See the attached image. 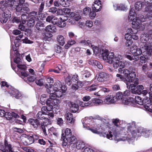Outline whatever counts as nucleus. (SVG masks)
Listing matches in <instances>:
<instances>
[{
    "label": "nucleus",
    "mask_w": 152,
    "mask_h": 152,
    "mask_svg": "<svg viewBox=\"0 0 152 152\" xmlns=\"http://www.w3.org/2000/svg\"><path fill=\"white\" fill-rule=\"evenodd\" d=\"M36 20L32 19V18H30L28 21L27 25L29 27H33L35 24V22Z\"/></svg>",
    "instance_id": "79ce46f5"
},
{
    "label": "nucleus",
    "mask_w": 152,
    "mask_h": 152,
    "mask_svg": "<svg viewBox=\"0 0 152 152\" xmlns=\"http://www.w3.org/2000/svg\"><path fill=\"white\" fill-rule=\"evenodd\" d=\"M144 107L145 110L151 112H152V98L149 99H144Z\"/></svg>",
    "instance_id": "4468645a"
},
{
    "label": "nucleus",
    "mask_w": 152,
    "mask_h": 152,
    "mask_svg": "<svg viewBox=\"0 0 152 152\" xmlns=\"http://www.w3.org/2000/svg\"><path fill=\"white\" fill-rule=\"evenodd\" d=\"M86 25L87 27L91 28L93 26V23L91 21H87L86 22Z\"/></svg>",
    "instance_id": "338daca9"
},
{
    "label": "nucleus",
    "mask_w": 152,
    "mask_h": 152,
    "mask_svg": "<svg viewBox=\"0 0 152 152\" xmlns=\"http://www.w3.org/2000/svg\"><path fill=\"white\" fill-rule=\"evenodd\" d=\"M103 134L104 135V136H105L107 138L110 140L113 139V137L114 138L115 140H117L118 141H125L126 140H127L128 141V139L129 138V136L128 135L124 137L123 139L122 138H119L117 139V137L118 136L117 134L115 132H114L113 133H112L111 132H110L108 133H107V134H106L104 133H103Z\"/></svg>",
    "instance_id": "9d476101"
},
{
    "label": "nucleus",
    "mask_w": 152,
    "mask_h": 152,
    "mask_svg": "<svg viewBox=\"0 0 152 152\" xmlns=\"http://www.w3.org/2000/svg\"><path fill=\"white\" fill-rule=\"evenodd\" d=\"M25 0H10L7 2V6L16 9V13L19 15V13L25 14L28 10V7H23Z\"/></svg>",
    "instance_id": "423d86ee"
},
{
    "label": "nucleus",
    "mask_w": 152,
    "mask_h": 152,
    "mask_svg": "<svg viewBox=\"0 0 152 152\" xmlns=\"http://www.w3.org/2000/svg\"><path fill=\"white\" fill-rule=\"evenodd\" d=\"M130 51L134 56H138L141 55L143 52L141 48H138L137 46L133 45L130 48Z\"/></svg>",
    "instance_id": "f8f14e48"
},
{
    "label": "nucleus",
    "mask_w": 152,
    "mask_h": 152,
    "mask_svg": "<svg viewBox=\"0 0 152 152\" xmlns=\"http://www.w3.org/2000/svg\"><path fill=\"white\" fill-rule=\"evenodd\" d=\"M91 10V8L89 7H86L83 9V13L84 14L87 15L89 14Z\"/></svg>",
    "instance_id": "5fc2aeb1"
},
{
    "label": "nucleus",
    "mask_w": 152,
    "mask_h": 152,
    "mask_svg": "<svg viewBox=\"0 0 152 152\" xmlns=\"http://www.w3.org/2000/svg\"><path fill=\"white\" fill-rule=\"evenodd\" d=\"M92 10L95 12L100 11L102 8L101 1L99 0L95 1L92 5Z\"/></svg>",
    "instance_id": "f3484780"
},
{
    "label": "nucleus",
    "mask_w": 152,
    "mask_h": 152,
    "mask_svg": "<svg viewBox=\"0 0 152 152\" xmlns=\"http://www.w3.org/2000/svg\"><path fill=\"white\" fill-rule=\"evenodd\" d=\"M113 7L115 10H118L126 11L127 10V7L125 5L123 4H113Z\"/></svg>",
    "instance_id": "b1692460"
},
{
    "label": "nucleus",
    "mask_w": 152,
    "mask_h": 152,
    "mask_svg": "<svg viewBox=\"0 0 152 152\" xmlns=\"http://www.w3.org/2000/svg\"><path fill=\"white\" fill-rule=\"evenodd\" d=\"M68 105L70 110L74 113H75L78 110L79 106L74 103L69 102L68 103Z\"/></svg>",
    "instance_id": "bb28decb"
},
{
    "label": "nucleus",
    "mask_w": 152,
    "mask_h": 152,
    "mask_svg": "<svg viewBox=\"0 0 152 152\" xmlns=\"http://www.w3.org/2000/svg\"><path fill=\"white\" fill-rule=\"evenodd\" d=\"M141 94H142L144 96H145L146 95H148L149 96V99L148 98L147 99H151L152 98V93L151 92H149L148 93V92L146 90H144L142 91V92H141Z\"/></svg>",
    "instance_id": "37998d69"
},
{
    "label": "nucleus",
    "mask_w": 152,
    "mask_h": 152,
    "mask_svg": "<svg viewBox=\"0 0 152 152\" xmlns=\"http://www.w3.org/2000/svg\"><path fill=\"white\" fill-rule=\"evenodd\" d=\"M51 110L50 109V108L49 109H48L46 107L43 106L41 108V112H42L44 113H45V114L46 115V114H47L48 111H50Z\"/></svg>",
    "instance_id": "4d7b16f0"
},
{
    "label": "nucleus",
    "mask_w": 152,
    "mask_h": 152,
    "mask_svg": "<svg viewBox=\"0 0 152 152\" xmlns=\"http://www.w3.org/2000/svg\"><path fill=\"white\" fill-rule=\"evenodd\" d=\"M83 126L84 128L90 130L94 133L99 134L101 137L104 136V135L102 133L103 131V129H104L102 127L101 124H95L93 128H91L88 126H86L84 124L83 125Z\"/></svg>",
    "instance_id": "6e6552de"
},
{
    "label": "nucleus",
    "mask_w": 152,
    "mask_h": 152,
    "mask_svg": "<svg viewBox=\"0 0 152 152\" xmlns=\"http://www.w3.org/2000/svg\"><path fill=\"white\" fill-rule=\"evenodd\" d=\"M134 126L133 125H132ZM142 128H140L137 130L134 126L129 127L128 129L127 133L129 136L128 139V142L131 143L134 142V137L137 135H139V133H143L144 136L146 137H152V133L151 131H147L145 132H143L142 131Z\"/></svg>",
    "instance_id": "20e7f679"
},
{
    "label": "nucleus",
    "mask_w": 152,
    "mask_h": 152,
    "mask_svg": "<svg viewBox=\"0 0 152 152\" xmlns=\"http://www.w3.org/2000/svg\"><path fill=\"white\" fill-rule=\"evenodd\" d=\"M49 32H46L43 33V36H44V38L45 39H47L48 38H50L52 37V34Z\"/></svg>",
    "instance_id": "09e8293b"
},
{
    "label": "nucleus",
    "mask_w": 152,
    "mask_h": 152,
    "mask_svg": "<svg viewBox=\"0 0 152 152\" xmlns=\"http://www.w3.org/2000/svg\"><path fill=\"white\" fill-rule=\"evenodd\" d=\"M134 79H138V83L137 84L134 85V86L133 87L134 88H128L129 89H131L132 91V92L133 93H137L139 94V93H141V91L144 89V87L143 85H140L136 87L137 85L139 84V79L138 78H134Z\"/></svg>",
    "instance_id": "ddd939ff"
},
{
    "label": "nucleus",
    "mask_w": 152,
    "mask_h": 152,
    "mask_svg": "<svg viewBox=\"0 0 152 152\" xmlns=\"http://www.w3.org/2000/svg\"><path fill=\"white\" fill-rule=\"evenodd\" d=\"M23 150L27 152H34V151L32 149L28 147L23 148Z\"/></svg>",
    "instance_id": "774afa93"
},
{
    "label": "nucleus",
    "mask_w": 152,
    "mask_h": 152,
    "mask_svg": "<svg viewBox=\"0 0 152 152\" xmlns=\"http://www.w3.org/2000/svg\"><path fill=\"white\" fill-rule=\"evenodd\" d=\"M10 94L17 99L20 98L22 97V94L18 90L13 88L10 91Z\"/></svg>",
    "instance_id": "4be33fe9"
},
{
    "label": "nucleus",
    "mask_w": 152,
    "mask_h": 152,
    "mask_svg": "<svg viewBox=\"0 0 152 152\" xmlns=\"http://www.w3.org/2000/svg\"><path fill=\"white\" fill-rule=\"evenodd\" d=\"M123 68L120 67L118 71L119 73H123L126 78L119 74H117L116 77L120 80L125 82L127 88H134V86L138 83V79H134L136 77L135 69L132 67H130L129 69H123L122 68Z\"/></svg>",
    "instance_id": "f257e3e1"
},
{
    "label": "nucleus",
    "mask_w": 152,
    "mask_h": 152,
    "mask_svg": "<svg viewBox=\"0 0 152 152\" xmlns=\"http://www.w3.org/2000/svg\"><path fill=\"white\" fill-rule=\"evenodd\" d=\"M17 55L18 57L19 56L20 54L19 53H18V54H17ZM14 62L15 63H16L17 64V65L21 64V63H22L21 60L20 59V58L18 57L17 58H16L14 59Z\"/></svg>",
    "instance_id": "de8ad7c7"
},
{
    "label": "nucleus",
    "mask_w": 152,
    "mask_h": 152,
    "mask_svg": "<svg viewBox=\"0 0 152 152\" xmlns=\"http://www.w3.org/2000/svg\"><path fill=\"white\" fill-rule=\"evenodd\" d=\"M136 14L133 9H130L129 12V16H128V18L129 20H132L133 19V17L135 16Z\"/></svg>",
    "instance_id": "4c0bfd02"
},
{
    "label": "nucleus",
    "mask_w": 152,
    "mask_h": 152,
    "mask_svg": "<svg viewBox=\"0 0 152 152\" xmlns=\"http://www.w3.org/2000/svg\"><path fill=\"white\" fill-rule=\"evenodd\" d=\"M72 133L70 129L67 128L65 129L62 130L61 139L63 140L64 138H66L72 135Z\"/></svg>",
    "instance_id": "aec40b11"
},
{
    "label": "nucleus",
    "mask_w": 152,
    "mask_h": 152,
    "mask_svg": "<svg viewBox=\"0 0 152 152\" xmlns=\"http://www.w3.org/2000/svg\"><path fill=\"white\" fill-rule=\"evenodd\" d=\"M63 86H66L65 85H62L61 82L60 81H57L55 83L54 86H52V87L53 88H54V91H56L58 89L61 90Z\"/></svg>",
    "instance_id": "cd10ccee"
},
{
    "label": "nucleus",
    "mask_w": 152,
    "mask_h": 152,
    "mask_svg": "<svg viewBox=\"0 0 152 152\" xmlns=\"http://www.w3.org/2000/svg\"><path fill=\"white\" fill-rule=\"evenodd\" d=\"M63 13L72 16L74 14L73 12H71L69 8H64L63 9Z\"/></svg>",
    "instance_id": "58836bf2"
},
{
    "label": "nucleus",
    "mask_w": 152,
    "mask_h": 152,
    "mask_svg": "<svg viewBox=\"0 0 152 152\" xmlns=\"http://www.w3.org/2000/svg\"><path fill=\"white\" fill-rule=\"evenodd\" d=\"M132 98H130L129 99H124L122 100V103L125 105H128L131 102H132Z\"/></svg>",
    "instance_id": "8fccbe9b"
},
{
    "label": "nucleus",
    "mask_w": 152,
    "mask_h": 152,
    "mask_svg": "<svg viewBox=\"0 0 152 152\" xmlns=\"http://www.w3.org/2000/svg\"><path fill=\"white\" fill-rule=\"evenodd\" d=\"M57 123L58 125L61 126L63 125L64 124V120L61 118H58L57 119Z\"/></svg>",
    "instance_id": "603ef678"
},
{
    "label": "nucleus",
    "mask_w": 152,
    "mask_h": 152,
    "mask_svg": "<svg viewBox=\"0 0 152 152\" xmlns=\"http://www.w3.org/2000/svg\"><path fill=\"white\" fill-rule=\"evenodd\" d=\"M28 18V17L25 14H22L21 18L20 19V22H22L23 24H25Z\"/></svg>",
    "instance_id": "c03bdc74"
},
{
    "label": "nucleus",
    "mask_w": 152,
    "mask_h": 152,
    "mask_svg": "<svg viewBox=\"0 0 152 152\" xmlns=\"http://www.w3.org/2000/svg\"><path fill=\"white\" fill-rule=\"evenodd\" d=\"M65 117L68 123H73L74 122V121L73 119L72 115L71 113H67L65 115Z\"/></svg>",
    "instance_id": "7c9ffc66"
},
{
    "label": "nucleus",
    "mask_w": 152,
    "mask_h": 152,
    "mask_svg": "<svg viewBox=\"0 0 152 152\" xmlns=\"http://www.w3.org/2000/svg\"><path fill=\"white\" fill-rule=\"evenodd\" d=\"M22 141L24 145H29L33 142V139L31 136H27L23 137Z\"/></svg>",
    "instance_id": "412c9836"
},
{
    "label": "nucleus",
    "mask_w": 152,
    "mask_h": 152,
    "mask_svg": "<svg viewBox=\"0 0 152 152\" xmlns=\"http://www.w3.org/2000/svg\"><path fill=\"white\" fill-rule=\"evenodd\" d=\"M152 8V7L149 6L145 8V11L146 12L149 11L146 14V16L144 18L143 15H140L138 17H136L133 18L132 21V27L134 29L140 30H142L144 29V26L141 23V22L146 21L147 18L152 17V10L151 9Z\"/></svg>",
    "instance_id": "7ed1b4c3"
},
{
    "label": "nucleus",
    "mask_w": 152,
    "mask_h": 152,
    "mask_svg": "<svg viewBox=\"0 0 152 152\" xmlns=\"http://www.w3.org/2000/svg\"><path fill=\"white\" fill-rule=\"evenodd\" d=\"M117 99L113 95L107 96L104 100V104H110L116 102Z\"/></svg>",
    "instance_id": "2eb2a0df"
},
{
    "label": "nucleus",
    "mask_w": 152,
    "mask_h": 152,
    "mask_svg": "<svg viewBox=\"0 0 152 152\" xmlns=\"http://www.w3.org/2000/svg\"><path fill=\"white\" fill-rule=\"evenodd\" d=\"M44 123H45V122H44L43 123H41L40 125H41V126L42 128V130L43 132L44 135H47V134L46 132V131L45 129V125L44 124Z\"/></svg>",
    "instance_id": "0e129e2a"
},
{
    "label": "nucleus",
    "mask_w": 152,
    "mask_h": 152,
    "mask_svg": "<svg viewBox=\"0 0 152 152\" xmlns=\"http://www.w3.org/2000/svg\"><path fill=\"white\" fill-rule=\"evenodd\" d=\"M95 12L94 11H90L88 15L91 19H94L96 15Z\"/></svg>",
    "instance_id": "e2e57ef3"
},
{
    "label": "nucleus",
    "mask_w": 152,
    "mask_h": 152,
    "mask_svg": "<svg viewBox=\"0 0 152 152\" xmlns=\"http://www.w3.org/2000/svg\"><path fill=\"white\" fill-rule=\"evenodd\" d=\"M11 17V14L9 11H6L2 14V16L0 18V21L2 23H6Z\"/></svg>",
    "instance_id": "dca6fc26"
},
{
    "label": "nucleus",
    "mask_w": 152,
    "mask_h": 152,
    "mask_svg": "<svg viewBox=\"0 0 152 152\" xmlns=\"http://www.w3.org/2000/svg\"><path fill=\"white\" fill-rule=\"evenodd\" d=\"M54 29H55L53 26L48 25L45 28L46 32L52 33L55 31Z\"/></svg>",
    "instance_id": "72a5a7b5"
},
{
    "label": "nucleus",
    "mask_w": 152,
    "mask_h": 152,
    "mask_svg": "<svg viewBox=\"0 0 152 152\" xmlns=\"http://www.w3.org/2000/svg\"><path fill=\"white\" fill-rule=\"evenodd\" d=\"M82 74L83 75V77H88L90 75L89 72L87 71H84L82 72Z\"/></svg>",
    "instance_id": "bf43d9fd"
},
{
    "label": "nucleus",
    "mask_w": 152,
    "mask_h": 152,
    "mask_svg": "<svg viewBox=\"0 0 152 152\" xmlns=\"http://www.w3.org/2000/svg\"><path fill=\"white\" fill-rule=\"evenodd\" d=\"M149 39V37L147 33H142L141 35V41L143 43L140 45L144 55L150 56L152 54V42H147Z\"/></svg>",
    "instance_id": "39448f33"
},
{
    "label": "nucleus",
    "mask_w": 152,
    "mask_h": 152,
    "mask_svg": "<svg viewBox=\"0 0 152 152\" xmlns=\"http://www.w3.org/2000/svg\"><path fill=\"white\" fill-rule=\"evenodd\" d=\"M148 2V0H145L143 2L141 1L137 2L135 5V9L137 11L141 10L144 5H148L149 4H150Z\"/></svg>",
    "instance_id": "6ab92c4d"
},
{
    "label": "nucleus",
    "mask_w": 152,
    "mask_h": 152,
    "mask_svg": "<svg viewBox=\"0 0 152 152\" xmlns=\"http://www.w3.org/2000/svg\"><path fill=\"white\" fill-rule=\"evenodd\" d=\"M76 43L75 41L73 40H69L67 43L66 44L65 46V48L66 49H68L69 47H70L71 46L73 45L74 44H75Z\"/></svg>",
    "instance_id": "e433bc0d"
},
{
    "label": "nucleus",
    "mask_w": 152,
    "mask_h": 152,
    "mask_svg": "<svg viewBox=\"0 0 152 152\" xmlns=\"http://www.w3.org/2000/svg\"><path fill=\"white\" fill-rule=\"evenodd\" d=\"M12 112L6 113L5 117L8 120H10L12 118Z\"/></svg>",
    "instance_id": "13d9d810"
},
{
    "label": "nucleus",
    "mask_w": 152,
    "mask_h": 152,
    "mask_svg": "<svg viewBox=\"0 0 152 152\" xmlns=\"http://www.w3.org/2000/svg\"><path fill=\"white\" fill-rule=\"evenodd\" d=\"M97 85L96 84H92L91 86L86 87V90L89 91H94L96 90L97 88Z\"/></svg>",
    "instance_id": "f704fd0d"
},
{
    "label": "nucleus",
    "mask_w": 152,
    "mask_h": 152,
    "mask_svg": "<svg viewBox=\"0 0 152 152\" xmlns=\"http://www.w3.org/2000/svg\"><path fill=\"white\" fill-rule=\"evenodd\" d=\"M36 27L38 30H40L44 26L43 23L41 22H37L36 25Z\"/></svg>",
    "instance_id": "49530a36"
},
{
    "label": "nucleus",
    "mask_w": 152,
    "mask_h": 152,
    "mask_svg": "<svg viewBox=\"0 0 152 152\" xmlns=\"http://www.w3.org/2000/svg\"><path fill=\"white\" fill-rule=\"evenodd\" d=\"M133 43V41L132 39L126 40L125 45L126 47H129Z\"/></svg>",
    "instance_id": "052dcab7"
},
{
    "label": "nucleus",
    "mask_w": 152,
    "mask_h": 152,
    "mask_svg": "<svg viewBox=\"0 0 152 152\" xmlns=\"http://www.w3.org/2000/svg\"><path fill=\"white\" fill-rule=\"evenodd\" d=\"M29 121L33 127L35 129H37L40 124V121L37 119H30Z\"/></svg>",
    "instance_id": "393cba45"
},
{
    "label": "nucleus",
    "mask_w": 152,
    "mask_h": 152,
    "mask_svg": "<svg viewBox=\"0 0 152 152\" xmlns=\"http://www.w3.org/2000/svg\"><path fill=\"white\" fill-rule=\"evenodd\" d=\"M102 58L106 62L113 64V67L116 69L120 67L124 68L125 66L126 61L123 60V56L118 55L114 57V54L112 52H104L102 54Z\"/></svg>",
    "instance_id": "f03ea898"
},
{
    "label": "nucleus",
    "mask_w": 152,
    "mask_h": 152,
    "mask_svg": "<svg viewBox=\"0 0 152 152\" xmlns=\"http://www.w3.org/2000/svg\"><path fill=\"white\" fill-rule=\"evenodd\" d=\"M76 141L75 137L72 134L66 138L63 139L62 144L64 146H66L67 144L74 143Z\"/></svg>",
    "instance_id": "9b49d317"
},
{
    "label": "nucleus",
    "mask_w": 152,
    "mask_h": 152,
    "mask_svg": "<svg viewBox=\"0 0 152 152\" xmlns=\"http://www.w3.org/2000/svg\"><path fill=\"white\" fill-rule=\"evenodd\" d=\"M44 82V80L42 79L37 80L35 81L36 84L40 86H42Z\"/></svg>",
    "instance_id": "6e6d98bb"
},
{
    "label": "nucleus",
    "mask_w": 152,
    "mask_h": 152,
    "mask_svg": "<svg viewBox=\"0 0 152 152\" xmlns=\"http://www.w3.org/2000/svg\"><path fill=\"white\" fill-rule=\"evenodd\" d=\"M132 103H135L139 104L140 105H142L144 102V101H142L141 98L139 96H135L134 99L133 98H132Z\"/></svg>",
    "instance_id": "c85d7f7f"
},
{
    "label": "nucleus",
    "mask_w": 152,
    "mask_h": 152,
    "mask_svg": "<svg viewBox=\"0 0 152 152\" xmlns=\"http://www.w3.org/2000/svg\"><path fill=\"white\" fill-rule=\"evenodd\" d=\"M57 40L59 44L63 46L65 44V40L64 37L61 35H59L57 37Z\"/></svg>",
    "instance_id": "2f4dec72"
},
{
    "label": "nucleus",
    "mask_w": 152,
    "mask_h": 152,
    "mask_svg": "<svg viewBox=\"0 0 152 152\" xmlns=\"http://www.w3.org/2000/svg\"><path fill=\"white\" fill-rule=\"evenodd\" d=\"M114 96L116 99L117 102L118 100H122L123 96V95L122 94V93L119 92L116 94V96Z\"/></svg>",
    "instance_id": "a19ab883"
},
{
    "label": "nucleus",
    "mask_w": 152,
    "mask_h": 152,
    "mask_svg": "<svg viewBox=\"0 0 152 152\" xmlns=\"http://www.w3.org/2000/svg\"><path fill=\"white\" fill-rule=\"evenodd\" d=\"M85 146L84 142L82 141H78L77 142L76 148L77 149L83 148H84Z\"/></svg>",
    "instance_id": "c9c22d12"
},
{
    "label": "nucleus",
    "mask_w": 152,
    "mask_h": 152,
    "mask_svg": "<svg viewBox=\"0 0 152 152\" xmlns=\"http://www.w3.org/2000/svg\"><path fill=\"white\" fill-rule=\"evenodd\" d=\"M72 76L68 75L65 79V81L66 84L68 85H70L71 84V78Z\"/></svg>",
    "instance_id": "3c124183"
},
{
    "label": "nucleus",
    "mask_w": 152,
    "mask_h": 152,
    "mask_svg": "<svg viewBox=\"0 0 152 152\" xmlns=\"http://www.w3.org/2000/svg\"><path fill=\"white\" fill-rule=\"evenodd\" d=\"M7 141H5L4 145L5 147L2 145L0 146V149L4 152H14L12 150L11 145L8 144Z\"/></svg>",
    "instance_id": "a211bd4d"
},
{
    "label": "nucleus",
    "mask_w": 152,
    "mask_h": 152,
    "mask_svg": "<svg viewBox=\"0 0 152 152\" xmlns=\"http://www.w3.org/2000/svg\"><path fill=\"white\" fill-rule=\"evenodd\" d=\"M45 115V113H44L40 111L37 114V116L38 118L40 119H43L45 118L44 115Z\"/></svg>",
    "instance_id": "864d4df0"
},
{
    "label": "nucleus",
    "mask_w": 152,
    "mask_h": 152,
    "mask_svg": "<svg viewBox=\"0 0 152 152\" xmlns=\"http://www.w3.org/2000/svg\"><path fill=\"white\" fill-rule=\"evenodd\" d=\"M29 16L30 18L37 21L39 20L38 14L37 12L36 11H32L30 12Z\"/></svg>",
    "instance_id": "c756f323"
},
{
    "label": "nucleus",
    "mask_w": 152,
    "mask_h": 152,
    "mask_svg": "<svg viewBox=\"0 0 152 152\" xmlns=\"http://www.w3.org/2000/svg\"><path fill=\"white\" fill-rule=\"evenodd\" d=\"M45 86L46 88L47 92L49 94H52L54 96V97H60L62 96L63 93H65L66 90L67 88L66 86H63L61 90L58 89L54 91V88L50 86V85H48L46 84L45 85Z\"/></svg>",
    "instance_id": "0eeeda50"
},
{
    "label": "nucleus",
    "mask_w": 152,
    "mask_h": 152,
    "mask_svg": "<svg viewBox=\"0 0 152 152\" xmlns=\"http://www.w3.org/2000/svg\"><path fill=\"white\" fill-rule=\"evenodd\" d=\"M107 74L104 72L99 73L97 77V80L99 82H103L107 80L108 77Z\"/></svg>",
    "instance_id": "5701e85b"
},
{
    "label": "nucleus",
    "mask_w": 152,
    "mask_h": 152,
    "mask_svg": "<svg viewBox=\"0 0 152 152\" xmlns=\"http://www.w3.org/2000/svg\"><path fill=\"white\" fill-rule=\"evenodd\" d=\"M12 21L13 23H20V18L17 17H14L13 18Z\"/></svg>",
    "instance_id": "69168bd1"
},
{
    "label": "nucleus",
    "mask_w": 152,
    "mask_h": 152,
    "mask_svg": "<svg viewBox=\"0 0 152 152\" xmlns=\"http://www.w3.org/2000/svg\"><path fill=\"white\" fill-rule=\"evenodd\" d=\"M60 101L54 98V96L52 94H50V97L47 100L46 104L50 108V110H52L53 106H58L60 103Z\"/></svg>",
    "instance_id": "1a4fd4ad"
},
{
    "label": "nucleus",
    "mask_w": 152,
    "mask_h": 152,
    "mask_svg": "<svg viewBox=\"0 0 152 152\" xmlns=\"http://www.w3.org/2000/svg\"><path fill=\"white\" fill-rule=\"evenodd\" d=\"M59 3L60 5H62L64 7H67L68 5L67 3H68V0H58Z\"/></svg>",
    "instance_id": "a18cd8bd"
},
{
    "label": "nucleus",
    "mask_w": 152,
    "mask_h": 152,
    "mask_svg": "<svg viewBox=\"0 0 152 152\" xmlns=\"http://www.w3.org/2000/svg\"><path fill=\"white\" fill-rule=\"evenodd\" d=\"M67 17H65V18L63 19V18H60L58 21L57 25L61 28H63L65 27L66 24L65 21L67 20Z\"/></svg>",
    "instance_id": "a878e982"
},
{
    "label": "nucleus",
    "mask_w": 152,
    "mask_h": 152,
    "mask_svg": "<svg viewBox=\"0 0 152 152\" xmlns=\"http://www.w3.org/2000/svg\"><path fill=\"white\" fill-rule=\"evenodd\" d=\"M93 102L98 104H104V101L99 99L95 98L93 100Z\"/></svg>",
    "instance_id": "ea45409f"
},
{
    "label": "nucleus",
    "mask_w": 152,
    "mask_h": 152,
    "mask_svg": "<svg viewBox=\"0 0 152 152\" xmlns=\"http://www.w3.org/2000/svg\"><path fill=\"white\" fill-rule=\"evenodd\" d=\"M147 59L145 57L141 56L140 58V62L142 64L145 63L147 61Z\"/></svg>",
    "instance_id": "680f3d73"
},
{
    "label": "nucleus",
    "mask_w": 152,
    "mask_h": 152,
    "mask_svg": "<svg viewBox=\"0 0 152 152\" xmlns=\"http://www.w3.org/2000/svg\"><path fill=\"white\" fill-rule=\"evenodd\" d=\"M17 66L18 68L17 72H20L22 70H25L26 69V67L25 65L22 63L17 65Z\"/></svg>",
    "instance_id": "473e14b6"
}]
</instances>
